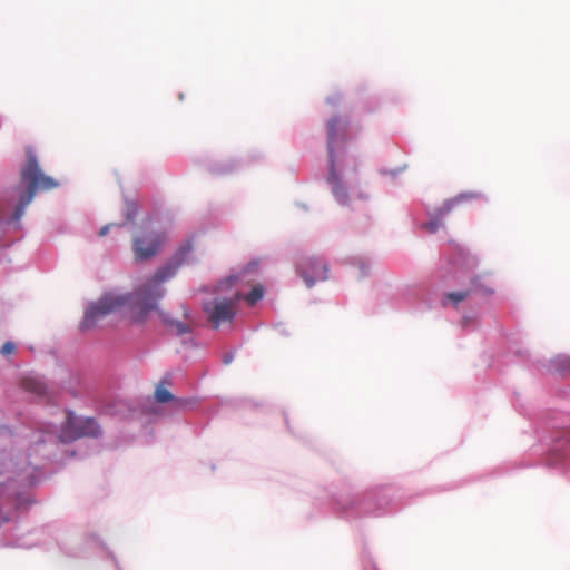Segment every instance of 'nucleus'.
<instances>
[{
    "label": "nucleus",
    "instance_id": "nucleus-21",
    "mask_svg": "<svg viewBox=\"0 0 570 570\" xmlns=\"http://www.w3.org/2000/svg\"><path fill=\"white\" fill-rule=\"evenodd\" d=\"M567 366L570 367V358L567 360Z\"/></svg>",
    "mask_w": 570,
    "mask_h": 570
},
{
    "label": "nucleus",
    "instance_id": "nucleus-18",
    "mask_svg": "<svg viewBox=\"0 0 570 570\" xmlns=\"http://www.w3.org/2000/svg\"><path fill=\"white\" fill-rule=\"evenodd\" d=\"M111 226H114V224H108V225H105L104 227H101L99 230V236H101V237L106 236Z\"/></svg>",
    "mask_w": 570,
    "mask_h": 570
},
{
    "label": "nucleus",
    "instance_id": "nucleus-3",
    "mask_svg": "<svg viewBox=\"0 0 570 570\" xmlns=\"http://www.w3.org/2000/svg\"><path fill=\"white\" fill-rule=\"evenodd\" d=\"M100 432V426L94 419H80L75 416L72 412H66L65 423L60 432L58 433L51 424H46L41 433L33 436L27 456L30 459L33 455L37 456L38 453L43 454L45 442L57 440L61 443H69L83 436H99Z\"/></svg>",
    "mask_w": 570,
    "mask_h": 570
},
{
    "label": "nucleus",
    "instance_id": "nucleus-4",
    "mask_svg": "<svg viewBox=\"0 0 570 570\" xmlns=\"http://www.w3.org/2000/svg\"><path fill=\"white\" fill-rule=\"evenodd\" d=\"M26 164L20 170V187L23 189L14 208L12 219L18 222L24 214L26 207L40 190H51L59 186L52 177L41 171L38 158L31 146L26 147Z\"/></svg>",
    "mask_w": 570,
    "mask_h": 570
},
{
    "label": "nucleus",
    "instance_id": "nucleus-19",
    "mask_svg": "<svg viewBox=\"0 0 570 570\" xmlns=\"http://www.w3.org/2000/svg\"><path fill=\"white\" fill-rule=\"evenodd\" d=\"M183 309H184V313H183V314H184V317H185L186 320H189V312H188V309H187L186 307H184Z\"/></svg>",
    "mask_w": 570,
    "mask_h": 570
},
{
    "label": "nucleus",
    "instance_id": "nucleus-13",
    "mask_svg": "<svg viewBox=\"0 0 570 570\" xmlns=\"http://www.w3.org/2000/svg\"><path fill=\"white\" fill-rule=\"evenodd\" d=\"M264 288L262 286H254L252 291L246 295V301L249 305H254L256 302L263 298Z\"/></svg>",
    "mask_w": 570,
    "mask_h": 570
},
{
    "label": "nucleus",
    "instance_id": "nucleus-17",
    "mask_svg": "<svg viewBox=\"0 0 570 570\" xmlns=\"http://www.w3.org/2000/svg\"><path fill=\"white\" fill-rule=\"evenodd\" d=\"M430 233H434L436 232V229L439 228V223L435 222V220H432V222H429L425 224L424 226Z\"/></svg>",
    "mask_w": 570,
    "mask_h": 570
},
{
    "label": "nucleus",
    "instance_id": "nucleus-7",
    "mask_svg": "<svg viewBox=\"0 0 570 570\" xmlns=\"http://www.w3.org/2000/svg\"><path fill=\"white\" fill-rule=\"evenodd\" d=\"M301 275L308 287H312L318 281L327 279V264L318 257H302L298 265Z\"/></svg>",
    "mask_w": 570,
    "mask_h": 570
},
{
    "label": "nucleus",
    "instance_id": "nucleus-8",
    "mask_svg": "<svg viewBox=\"0 0 570 570\" xmlns=\"http://www.w3.org/2000/svg\"><path fill=\"white\" fill-rule=\"evenodd\" d=\"M163 237L159 234H150L134 239V253L137 261H146L155 256L161 247Z\"/></svg>",
    "mask_w": 570,
    "mask_h": 570
},
{
    "label": "nucleus",
    "instance_id": "nucleus-2",
    "mask_svg": "<svg viewBox=\"0 0 570 570\" xmlns=\"http://www.w3.org/2000/svg\"><path fill=\"white\" fill-rule=\"evenodd\" d=\"M37 459L27 461L12 451L0 453V527L32 503L29 489L37 479Z\"/></svg>",
    "mask_w": 570,
    "mask_h": 570
},
{
    "label": "nucleus",
    "instance_id": "nucleus-1",
    "mask_svg": "<svg viewBox=\"0 0 570 570\" xmlns=\"http://www.w3.org/2000/svg\"><path fill=\"white\" fill-rule=\"evenodd\" d=\"M193 244L186 242L153 277L132 293H106L102 295L96 303L87 307L81 328L90 330L106 316L120 312L125 307L129 308L135 322H142L150 312L156 311L159 299L164 296L163 284L174 277L180 266L189 262Z\"/></svg>",
    "mask_w": 570,
    "mask_h": 570
},
{
    "label": "nucleus",
    "instance_id": "nucleus-5",
    "mask_svg": "<svg viewBox=\"0 0 570 570\" xmlns=\"http://www.w3.org/2000/svg\"><path fill=\"white\" fill-rule=\"evenodd\" d=\"M347 126L348 121L340 116H333L326 122L327 153L331 165L327 180L332 186V191L335 198L340 203L346 202L347 193L345 187L341 184V180L335 170V151L346 141Z\"/></svg>",
    "mask_w": 570,
    "mask_h": 570
},
{
    "label": "nucleus",
    "instance_id": "nucleus-20",
    "mask_svg": "<svg viewBox=\"0 0 570 570\" xmlns=\"http://www.w3.org/2000/svg\"><path fill=\"white\" fill-rule=\"evenodd\" d=\"M232 361V356H225L224 357V362L227 364Z\"/></svg>",
    "mask_w": 570,
    "mask_h": 570
},
{
    "label": "nucleus",
    "instance_id": "nucleus-16",
    "mask_svg": "<svg viewBox=\"0 0 570 570\" xmlns=\"http://www.w3.org/2000/svg\"><path fill=\"white\" fill-rule=\"evenodd\" d=\"M16 351V345L12 342H6L1 347V353L3 355H9Z\"/></svg>",
    "mask_w": 570,
    "mask_h": 570
},
{
    "label": "nucleus",
    "instance_id": "nucleus-14",
    "mask_svg": "<svg viewBox=\"0 0 570 570\" xmlns=\"http://www.w3.org/2000/svg\"><path fill=\"white\" fill-rule=\"evenodd\" d=\"M469 296H470V292L469 291L450 292V293L445 294V297L449 301L453 302L454 304L463 302Z\"/></svg>",
    "mask_w": 570,
    "mask_h": 570
},
{
    "label": "nucleus",
    "instance_id": "nucleus-10",
    "mask_svg": "<svg viewBox=\"0 0 570 570\" xmlns=\"http://www.w3.org/2000/svg\"><path fill=\"white\" fill-rule=\"evenodd\" d=\"M161 318L166 324L174 327L178 335L187 334L191 331L193 323L191 322H179L171 318H167L164 313H160Z\"/></svg>",
    "mask_w": 570,
    "mask_h": 570
},
{
    "label": "nucleus",
    "instance_id": "nucleus-15",
    "mask_svg": "<svg viewBox=\"0 0 570 570\" xmlns=\"http://www.w3.org/2000/svg\"><path fill=\"white\" fill-rule=\"evenodd\" d=\"M480 197H481V194L475 193V191H469V193H462V194L458 195L451 202L453 204H456V203H460V202H463V200H468V199H479Z\"/></svg>",
    "mask_w": 570,
    "mask_h": 570
},
{
    "label": "nucleus",
    "instance_id": "nucleus-12",
    "mask_svg": "<svg viewBox=\"0 0 570 570\" xmlns=\"http://www.w3.org/2000/svg\"><path fill=\"white\" fill-rule=\"evenodd\" d=\"M139 205L135 200L127 199L125 203L124 215L126 217V223L131 222L138 214Z\"/></svg>",
    "mask_w": 570,
    "mask_h": 570
},
{
    "label": "nucleus",
    "instance_id": "nucleus-6",
    "mask_svg": "<svg viewBox=\"0 0 570 570\" xmlns=\"http://www.w3.org/2000/svg\"><path fill=\"white\" fill-rule=\"evenodd\" d=\"M209 322L215 328L224 323H230L236 314V303L232 298L214 299L204 305Z\"/></svg>",
    "mask_w": 570,
    "mask_h": 570
},
{
    "label": "nucleus",
    "instance_id": "nucleus-9",
    "mask_svg": "<svg viewBox=\"0 0 570 570\" xmlns=\"http://www.w3.org/2000/svg\"><path fill=\"white\" fill-rule=\"evenodd\" d=\"M155 399L158 403H168L170 401L175 402V406L179 407L183 405L181 400L175 399V396L171 394L169 390L164 387L163 384H159L155 390Z\"/></svg>",
    "mask_w": 570,
    "mask_h": 570
},
{
    "label": "nucleus",
    "instance_id": "nucleus-11",
    "mask_svg": "<svg viewBox=\"0 0 570 570\" xmlns=\"http://www.w3.org/2000/svg\"><path fill=\"white\" fill-rule=\"evenodd\" d=\"M22 385L26 390L33 392L36 394H43L46 391L45 384L39 380L32 377L23 379Z\"/></svg>",
    "mask_w": 570,
    "mask_h": 570
}]
</instances>
